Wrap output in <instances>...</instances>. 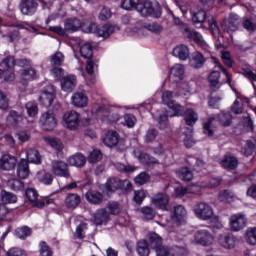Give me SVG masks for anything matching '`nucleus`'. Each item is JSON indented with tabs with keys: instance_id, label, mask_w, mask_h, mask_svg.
<instances>
[{
	"instance_id": "obj_61",
	"label": "nucleus",
	"mask_w": 256,
	"mask_h": 256,
	"mask_svg": "<svg viewBox=\"0 0 256 256\" xmlns=\"http://www.w3.org/2000/svg\"><path fill=\"white\" fill-rule=\"evenodd\" d=\"M231 199H233V195L230 190H222L218 194V201H220V203H229Z\"/></svg>"
},
{
	"instance_id": "obj_22",
	"label": "nucleus",
	"mask_w": 256,
	"mask_h": 256,
	"mask_svg": "<svg viewBox=\"0 0 256 256\" xmlns=\"http://www.w3.org/2000/svg\"><path fill=\"white\" fill-rule=\"evenodd\" d=\"M37 7H39V3L37 0H23L20 4V10L22 15H35L37 12Z\"/></svg>"
},
{
	"instance_id": "obj_48",
	"label": "nucleus",
	"mask_w": 256,
	"mask_h": 256,
	"mask_svg": "<svg viewBox=\"0 0 256 256\" xmlns=\"http://www.w3.org/2000/svg\"><path fill=\"white\" fill-rule=\"evenodd\" d=\"M179 178L181 181L189 183V181H193V172H191L187 167H182L179 170Z\"/></svg>"
},
{
	"instance_id": "obj_15",
	"label": "nucleus",
	"mask_w": 256,
	"mask_h": 256,
	"mask_svg": "<svg viewBox=\"0 0 256 256\" xmlns=\"http://www.w3.org/2000/svg\"><path fill=\"white\" fill-rule=\"evenodd\" d=\"M152 203L160 211H169L171 209V206H169V196L165 193H159L154 196Z\"/></svg>"
},
{
	"instance_id": "obj_49",
	"label": "nucleus",
	"mask_w": 256,
	"mask_h": 256,
	"mask_svg": "<svg viewBox=\"0 0 256 256\" xmlns=\"http://www.w3.org/2000/svg\"><path fill=\"white\" fill-rule=\"evenodd\" d=\"M89 229L88 224L85 222H81L76 227V232L74 234L75 239H85V231Z\"/></svg>"
},
{
	"instance_id": "obj_12",
	"label": "nucleus",
	"mask_w": 256,
	"mask_h": 256,
	"mask_svg": "<svg viewBox=\"0 0 256 256\" xmlns=\"http://www.w3.org/2000/svg\"><path fill=\"white\" fill-rule=\"evenodd\" d=\"M194 213L198 219L207 221L213 217V208L208 204L201 202L195 207Z\"/></svg>"
},
{
	"instance_id": "obj_32",
	"label": "nucleus",
	"mask_w": 256,
	"mask_h": 256,
	"mask_svg": "<svg viewBox=\"0 0 256 256\" xmlns=\"http://www.w3.org/2000/svg\"><path fill=\"white\" fill-rule=\"evenodd\" d=\"M67 209H77L81 205V196L76 193H69L65 198Z\"/></svg>"
},
{
	"instance_id": "obj_31",
	"label": "nucleus",
	"mask_w": 256,
	"mask_h": 256,
	"mask_svg": "<svg viewBox=\"0 0 256 256\" xmlns=\"http://www.w3.org/2000/svg\"><path fill=\"white\" fill-rule=\"evenodd\" d=\"M89 103V98L83 93V92H76L72 96V104L74 107H80L83 109L84 107H87Z\"/></svg>"
},
{
	"instance_id": "obj_4",
	"label": "nucleus",
	"mask_w": 256,
	"mask_h": 256,
	"mask_svg": "<svg viewBox=\"0 0 256 256\" xmlns=\"http://www.w3.org/2000/svg\"><path fill=\"white\" fill-rule=\"evenodd\" d=\"M88 33H96L98 37H103V39H109L113 33L119 31V26L113 24H105L98 26L95 23H90L87 27Z\"/></svg>"
},
{
	"instance_id": "obj_13",
	"label": "nucleus",
	"mask_w": 256,
	"mask_h": 256,
	"mask_svg": "<svg viewBox=\"0 0 256 256\" xmlns=\"http://www.w3.org/2000/svg\"><path fill=\"white\" fill-rule=\"evenodd\" d=\"M17 167V158L10 154L0 157V171H13Z\"/></svg>"
},
{
	"instance_id": "obj_45",
	"label": "nucleus",
	"mask_w": 256,
	"mask_h": 256,
	"mask_svg": "<svg viewBox=\"0 0 256 256\" xmlns=\"http://www.w3.org/2000/svg\"><path fill=\"white\" fill-rule=\"evenodd\" d=\"M7 185L12 191H23L25 188V183L17 178L9 180Z\"/></svg>"
},
{
	"instance_id": "obj_52",
	"label": "nucleus",
	"mask_w": 256,
	"mask_h": 256,
	"mask_svg": "<svg viewBox=\"0 0 256 256\" xmlns=\"http://www.w3.org/2000/svg\"><path fill=\"white\" fill-rule=\"evenodd\" d=\"M46 143L52 147V149H55L56 151H63V143H61V140L57 138H44Z\"/></svg>"
},
{
	"instance_id": "obj_36",
	"label": "nucleus",
	"mask_w": 256,
	"mask_h": 256,
	"mask_svg": "<svg viewBox=\"0 0 256 256\" xmlns=\"http://www.w3.org/2000/svg\"><path fill=\"white\" fill-rule=\"evenodd\" d=\"M26 161L33 163L34 165H41V154L37 149H29L26 153Z\"/></svg>"
},
{
	"instance_id": "obj_39",
	"label": "nucleus",
	"mask_w": 256,
	"mask_h": 256,
	"mask_svg": "<svg viewBox=\"0 0 256 256\" xmlns=\"http://www.w3.org/2000/svg\"><path fill=\"white\" fill-rule=\"evenodd\" d=\"M136 251L139 256H149L151 250L149 249V242L145 239H141L137 242Z\"/></svg>"
},
{
	"instance_id": "obj_11",
	"label": "nucleus",
	"mask_w": 256,
	"mask_h": 256,
	"mask_svg": "<svg viewBox=\"0 0 256 256\" xmlns=\"http://www.w3.org/2000/svg\"><path fill=\"white\" fill-rule=\"evenodd\" d=\"M81 115L77 113V111H70L66 112L63 116V121L66 125V128L70 131H76V129H79V121Z\"/></svg>"
},
{
	"instance_id": "obj_60",
	"label": "nucleus",
	"mask_w": 256,
	"mask_h": 256,
	"mask_svg": "<svg viewBox=\"0 0 256 256\" xmlns=\"http://www.w3.org/2000/svg\"><path fill=\"white\" fill-rule=\"evenodd\" d=\"M218 119L224 127H229L231 125V112L220 113Z\"/></svg>"
},
{
	"instance_id": "obj_41",
	"label": "nucleus",
	"mask_w": 256,
	"mask_h": 256,
	"mask_svg": "<svg viewBox=\"0 0 256 256\" xmlns=\"http://www.w3.org/2000/svg\"><path fill=\"white\" fill-rule=\"evenodd\" d=\"M38 253L40 256H53V248L45 241H40L38 244Z\"/></svg>"
},
{
	"instance_id": "obj_54",
	"label": "nucleus",
	"mask_w": 256,
	"mask_h": 256,
	"mask_svg": "<svg viewBox=\"0 0 256 256\" xmlns=\"http://www.w3.org/2000/svg\"><path fill=\"white\" fill-rule=\"evenodd\" d=\"M101 159H103V153L99 149H94L88 156V161L92 164L99 163Z\"/></svg>"
},
{
	"instance_id": "obj_26",
	"label": "nucleus",
	"mask_w": 256,
	"mask_h": 256,
	"mask_svg": "<svg viewBox=\"0 0 256 256\" xmlns=\"http://www.w3.org/2000/svg\"><path fill=\"white\" fill-rule=\"evenodd\" d=\"M236 238L233 234L223 233L218 237V243L224 249H233L235 247Z\"/></svg>"
},
{
	"instance_id": "obj_24",
	"label": "nucleus",
	"mask_w": 256,
	"mask_h": 256,
	"mask_svg": "<svg viewBox=\"0 0 256 256\" xmlns=\"http://www.w3.org/2000/svg\"><path fill=\"white\" fill-rule=\"evenodd\" d=\"M77 87V76L68 75L64 76L61 80V88L62 91H66L67 93H71Z\"/></svg>"
},
{
	"instance_id": "obj_21",
	"label": "nucleus",
	"mask_w": 256,
	"mask_h": 256,
	"mask_svg": "<svg viewBox=\"0 0 256 256\" xmlns=\"http://www.w3.org/2000/svg\"><path fill=\"white\" fill-rule=\"evenodd\" d=\"M52 172L56 177H65L66 179L70 177L69 168H67V163L63 161H54L52 163Z\"/></svg>"
},
{
	"instance_id": "obj_16",
	"label": "nucleus",
	"mask_w": 256,
	"mask_h": 256,
	"mask_svg": "<svg viewBox=\"0 0 256 256\" xmlns=\"http://www.w3.org/2000/svg\"><path fill=\"white\" fill-rule=\"evenodd\" d=\"M6 121L7 124L10 125V127H14V129H19V127L23 125V121H25V116H23L22 113H19L16 110H10Z\"/></svg>"
},
{
	"instance_id": "obj_3",
	"label": "nucleus",
	"mask_w": 256,
	"mask_h": 256,
	"mask_svg": "<svg viewBox=\"0 0 256 256\" xmlns=\"http://www.w3.org/2000/svg\"><path fill=\"white\" fill-rule=\"evenodd\" d=\"M40 127L43 131L51 133L57 129L59 125V120L57 119V114L53 110H48L40 116L39 119Z\"/></svg>"
},
{
	"instance_id": "obj_23",
	"label": "nucleus",
	"mask_w": 256,
	"mask_h": 256,
	"mask_svg": "<svg viewBox=\"0 0 256 256\" xmlns=\"http://www.w3.org/2000/svg\"><path fill=\"white\" fill-rule=\"evenodd\" d=\"M172 55L179 59L180 61H187L191 56V52L189 51V47L185 44H180L173 48Z\"/></svg>"
},
{
	"instance_id": "obj_50",
	"label": "nucleus",
	"mask_w": 256,
	"mask_h": 256,
	"mask_svg": "<svg viewBox=\"0 0 256 256\" xmlns=\"http://www.w3.org/2000/svg\"><path fill=\"white\" fill-rule=\"evenodd\" d=\"M219 79H221V73L219 71H212L210 73L208 81L212 89L217 88V86L219 85Z\"/></svg>"
},
{
	"instance_id": "obj_29",
	"label": "nucleus",
	"mask_w": 256,
	"mask_h": 256,
	"mask_svg": "<svg viewBox=\"0 0 256 256\" xmlns=\"http://www.w3.org/2000/svg\"><path fill=\"white\" fill-rule=\"evenodd\" d=\"M109 212H107V209L101 208L98 209L94 214V223L95 225H103L109 223Z\"/></svg>"
},
{
	"instance_id": "obj_63",
	"label": "nucleus",
	"mask_w": 256,
	"mask_h": 256,
	"mask_svg": "<svg viewBox=\"0 0 256 256\" xmlns=\"http://www.w3.org/2000/svg\"><path fill=\"white\" fill-rule=\"evenodd\" d=\"M63 59V53L56 52L51 57V65H54L55 67H61V65H63Z\"/></svg>"
},
{
	"instance_id": "obj_8",
	"label": "nucleus",
	"mask_w": 256,
	"mask_h": 256,
	"mask_svg": "<svg viewBox=\"0 0 256 256\" xmlns=\"http://www.w3.org/2000/svg\"><path fill=\"white\" fill-rule=\"evenodd\" d=\"M247 216L243 213H237L230 217V229L231 231H234V233H237L239 231H243L245 227H247L248 223Z\"/></svg>"
},
{
	"instance_id": "obj_56",
	"label": "nucleus",
	"mask_w": 256,
	"mask_h": 256,
	"mask_svg": "<svg viewBox=\"0 0 256 256\" xmlns=\"http://www.w3.org/2000/svg\"><path fill=\"white\" fill-rule=\"evenodd\" d=\"M35 75H37V71H35V68H31V66L21 71V77L26 81L35 79Z\"/></svg>"
},
{
	"instance_id": "obj_46",
	"label": "nucleus",
	"mask_w": 256,
	"mask_h": 256,
	"mask_svg": "<svg viewBox=\"0 0 256 256\" xmlns=\"http://www.w3.org/2000/svg\"><path fill=\"white\" fill-rule=\"evenodd\" d=\"M140 0H123L121 3L122 9L125 11H131V9H135L138 11Z\"/></svg>"
},
{
	"instance_id": "obj_59",
	"label": "nucleus",
	"mask_w": 256,
	"mask_h": 256,
	"mask_svg": "<svg viewBox=\"0 0 256 256\" xmlns=\"http://www.w3.org/2000/svg\"><path fill=\"white\" fill-rule=\"evenodd\" d=\"M143 29H146L147 31H151V33H161V31H163V27L156 22L144 23Z\"/></svg>"
},
{
	"instance_id": "obj_58",
	"label": "nucleus",
	"mask_w": 256,
	"mask_h": 256,
	"mask_svg": "<svg viewBox=\"0 0 256 256\" xmlns=\"http://www.w3.org/2000/svg\"><path fill=\"white\" fill-rule=\"evenodd\" d=\"M150 179L151 176L147 172H141L134 178V182L136 185H145Z\"/></svg>"
},
{
	"instance_id": "obj_6",
	"label": "nucleus",
	"mask_w": 256,
	"mask_h": 256,
	"mask_svg": "<svg viewBox=\"0 0 256 256\" xmlns=\"http://www.w3.org/2000/svg\"><path fill=\"white\" fill-rule=\"evenodd\" d=\"M170 219L174 225L181 227L187 223V209L183 205L174 206L170 213Z\"/></svg>"
},
{
	"instance_id": "obj_2",
	"label": "nucleus",
	"mask_w": 256,
	"mask_h": 256,
	"mask_svg": "<svg viewBox=\"0 0 256 256\" xmlns=\"http://www.w3.org/2000/svg\"><path fill=\"white\" fill-rule=\"evenodd\" d=\"M138 13L141 17L160 19L161 15H163V10L159 2L153 3L151 0H144L138 4Z\"/></svg>"
},
{
	"instance_id": "obj_34",
	"label": "nucleus",
	"mask_w": 256,
	"mask_h": 256,
	"mask_svg": "<svg viewBox=\"0 0 256 256\" xmlns=\"http://www.w3.org/2000/svg\"><path fill=\"white\" fill-rule=\"evenodd\" d=\"M148 245L151 249H159V247L163 246V238L159 234L151 232L148 236Z\"/></svg>"
},
{
	"instance_id": "obj_5",
	"label": "nucleus",
	"mask_w": 256,
	"mask_h": 256,
	"mask_svg": "<svg viewBox=\"0 0 256 256\" xmlns=\"http://www.w3.org/2000/svg\"><path fill=\"white\" fill-rule=\"evenodd\" d=\"M0 67L8 73L5 76V81H15L16 59L13 55H8L0 61Z\"/></svg>"
},
{
	"instance_id": "obj_33",
	"label": "nucleus",
	"mask_w": 256,
	"mask_h": 256,
	"mask_svg": "<svg viewBox=\"0 0 256 256\" xmlns=\"http://www.w3.org/2000/svg\"><path fill=\"white\" fill-rule=\"evenodd\" d=\"M87 202L91 205H101L103 203V194L99 191H89L85 195Z\"/></svg>"
},
{
	"instance_id": "obj_53",
	"label": "nucleus",
	"mask_w": 256,
	"mask_h": 256,
	"mask_svg": "<svg viewBox=\"0 0 256 256\" xmlns=\"http://www.w3.org/2000/svg\"><path fill=\"white\" fill-rule=\"evenodd\" d=\"M25 107L28 113V117H37V115L39 114V108L37 106V103L27 102Z\"/></svg>"
},
{
	"instance_id": "obj_25",
	"label": "nucleus",
	"mask_w": 256,
	"mask_h": 256,
	"mask_svg": "<svg viewBox=\"0 0 256 256\" xmlns=\"http://www.w3.org/2000/svg\"><path fill=\"white\" fill-rule=\"evenodd\" d=\"M102 143H104L106 147H117L119 144V133L115 130L108 131L103 137Z\"/></svg>"
},
{
	"instance_id": "obj_28",
	"label": "nucleus",
	"mask_w": 256,
	"mask_h": 256,
	"mask_svg": "<svg viewBox=\"0 0 256 256\" xmlns=\"http://www.w3.org/2000/svg\"><path fill=\"white\" fill-rule=\"evenodd\" d=\"M206 19L207 12H205V10H198L197 12L192 13L191 21L197 29H201V27H203Z\"/></svg>"
},
{
	"instance_id": "obj_7",
	"label": "nucleus",
	"mask_w": 256,
	"mask_h": 256,
	"mask_svg": "<svg viewBox=\"0 0 256 256\" xmlns=\"http://www.w3.org/2000/svg\"><path fill=\"white\" fill-rule=\"evenodd\" d=\"M194 241L197 245L209 247V245H213L215 238L213 237V234L209 232V230L200 229L194 233Z\"/></svg>"
},
{
	"instance_id": "obj_17",
	"label": "nucleus",
	"mask_w": 256,
	"mask_h": 256,
	"mask_svg": "<svg viewBox=\"0 0 256 256\" xmlns=\"http://www.w3.org/2000/svg\"><path fill=\"white\" fill-rule=\"evenodd\" d=\"M188 59L192 69H203L205 63H207V58L199 51L193 52Z\"/></svg>"
},
{
	"instance_id": "obj_37",
	"label": "nucleus",
	"mask_w": 256,
	"mask_h": 256,
	"mask_svg": "<svg viewBox=\"0 0 256 256\" xmlns=\"http://www.w3.org/2000/svg\"><path fill=\"white\" fill-rule=\"evenodd\" d=\"M68 163L72 167H84V165L87 163V159L85 158V155L78 153L76 155L71 156L68 159Z\"/></svg>"
},
{
	"instance_id": "obj_14",
	"label": "nucleus",
	"mask_w": 256,
	"mask_h": 256,
	"mask_svg": "<svg viewBox=\"0 0 256 256\" xmlns=\"http://www.w3.org/2000/svg\"><path fill=\"white\" fill-rule=\"evenodd\" d=\"M39 101L43 107H51L53 101H55V87L47 86L39 97Z\"/></svg>"
},
{
	"instance_id": "obj_35",
	"label": "nucleus",
	"mask_w": 256,
	"mask_h": 256,
	"mask_svg": "<svg viewBox=\"0 0 256 256\" xmlns=\"http://www.w3.org/2000/svg\"><path fill=\"white\" fill-rule=\"evenodd\" d=\"M33 234V229H31V227L29 226H21L15 229V237H17V239H21L22 241H25V239H27V237H31V235Z\"/></svg>"
},
{
	"instance_id": "obj_20",
	"label": "nucleus",
	"mask_w": 256,
	"mask_h": 256,
	"mask_svg": "<svg viewBox=\"0 0 256 256\" xmlns=\"http://www.w3.org/2000/svg\"><path fill=\"white\" fill-rule=\"evenodd\" d=\"M16 173L18 179H28L31 175V170L29 169V161L22 158L18 163H16Z\"/></svg>"
},
{
	"instance_id": "obj_51",
	"label": "nucleus",
	"mask_w": 256,
	"mask_h": 256,
	"mask_svg": "<svg viewBox=\"0 0 256 256\" xmlns=\"http://www.w3.org/2000/svg\"><path fill=\"white\" fill-rule=\"evenodd\" d=\"M245 237L249 245H256V227H249L246 230Z\"/></svg>"
},
{
	"instance_id": "obj_18",
	"label": "nucleus",
	"mask_w": 256,
	"mask_h": 256,
	"mask_svg": "<svg viewBox=\"0 0 256 256\" xmlns=\"http://www.w3.org/2000/svg\"><path fill=\"white\" fill-rule=\"evenodd\" d=\"M220 167L226 171H235L239 167V158L225 154L223 159L220 161Z\"/></svg>"
},
{
	"instance_id": "obj_30",
	"label": "nucleus",
	"mask_w": 256,
	"mask_h": 256,
	"mask_svg": "<svg viewBox=\"0 0 256 256\" xmlns=\"http://www.w3.org/2000/svg\"><path fill=\"white\" fill-rule=\"evenodd\" d=\"M184 33L187 39H189L190 41H194L196 45H200V46L205 45V40H203V36L201 35V33L195 30H191L189 28H185Z\"/></svg>"
},
{
	"instance_id": "obj_1",
	"label": "nucleus",
	"mask_w": 256,
	"mask_h": 256,
	"mask_svg": "<svg viewBox=\"0 0 256 256\" xmlns=\"http://www.w3.org/2000/svg\"><path fill=\"white\" fill-rule=\"evenodd\" d=\"M133 184L128 179L121 180L118 177L108 178L104 184L106 195H113L116 191H132Z\"/></svg>"
},
{
	"instance_id": "obj_27",
	"label": "nucleus",
	"mask_w": 256,
	"mask_h": 256,
	"mask_svg": "<svg viewBox=\"0 0 256 256\" xmlns=\"http://www.w3.org/2000/svg\"><path fill=\"white\" fill-rule=\"evenodd\" d=\"M66 33H77V31L83 27V22L79 18H68L64 23Z\"/></svg>"
},
{
	"instance_id": "obj_57",
	"label": "nucleus",
	"mask_w": 256,
	"mask_h": 256,
	"mask_svg": "<svg viewBox=\"0 0 256 256\" xmlns=\"http://www.w3.org/2000/svg\"><path fill=\"white\" fill-rule=\"evenodd\" d=\"M255 144L251 140H246L244 147L242 148L245 157H251L255 153Z\"/></svg>"
},
{
	"instance_id": "obj_55",
	"label": "nucleus",
	"mask_w": 256,
	"mask_h": 256,
	"mask_svg": "<svg viewBox=\"0 0 256 256\" xmlns=\"http://www.w3.org/2000/svg\"><path fill=\"white\" fill-rule=\"evenodd\" d=\"M141 213L146 219V221H152V219H155V209L149 206H144L141 208Z\"/></svg>"
},
{
	"instance_id": "obj_9",
	"label": "nucleus",
	"mask_w": 256,
	"mask_h": 256,
	"mask_svg": "<svg viewBox=\"0 0 256 256\" xmlns=\"http://www.w3.org/2000/svg\"><path fill=\"white\" fill-rule=\"evenodd\" d=\"M162 101L164 105H167L169 109L174 111L176 117L183 115V106L176 104L175 101H173V93L171 91L167 90L162 93Z\"/></svg>"
},
{
	"instance_id": "obj_43",
	"label": "nucleus",
	"mask_w": 256,
	"mask_h": 256,
	"mask_svg": "<svg viewBox=\"0 0 256 256\" xmlns=\"http://www.w3.org/2000/svg\"><path fill=\"white\" fill-rule=\"evenodd\" d=\"M81 57L84 59H92L93 58V45L91 43H86L80 47Z\"/></svg>"
},
{
	"instance_id": "obj_44",
	"label": "nucleus",
	"mask_w": 256,
	"mask_h": 256,
	"mask_svg": "<svg viewBox=\"0 0 256 256\" xmlns=\"http://www.w3.org/2000/svg\"><path fill=\"white\" fill-rule=\"evenodd\" d=\"M214 121L215 117H209L207 121L203 123V134L207 137H213V135H215V131L211 129Z\"/></svg>"
},
{
	"instance_id": "obj_47",
	"label": "nucleus",
	"mask_w": 256,
	"mask_h": 256,
	"mask_svg": "<svg viewBox=\"0 0 256 256\" xmlns=\"http://www.w3.org/2000/svg\"><path fill=\"white\" fill-rule=\"evenodd\" d=\"M1 199L2 203H17V196L11 192H7L6 190L1 191Z\"/></svg>"
},
{
	"instance_id": "obj_10",
	"label": "nucleus",
	"mask_w": 256,
	"mask_h": 256,
	"mask_svg": "<svg viewBox=\"0 0 256 256\" xmlns=\"http://www.w3.org/2000/svg\"><path fill=\"white\" fill-rule=\"evenodd\" d=\"M241 18L237 14H230L227 19H224L221 23L225 33H233L239 29Z\"/></svg>"
},
{
	"instance_id": "obj_42",
	"label": "nucleus",
	"mask_w": 256,
	"mask_h": 256,
	"mask_svg": "<svg viewBox=\"0 0 256 256\" xmlns=\"http://www.w3.org/2000/svg\"><path fill=\"white\" fill-rule=\"evenodd\" d=\"M139 161L142 165H157L159 160L148 153H141L139 156Z\"/></svg>"
},
{
	"instance_id": "obj_40",
	"label": "nucleus",
	"mask_w": 256,
	"mask_h": 256,
	"mask_svg": "<svg viewBox=\"0 0 256 256\" xmlns=\"http://www.w3.org/2000/svg\"><path fill=\"white\" fill-rule=\"evenodd\" d=\"M184 136V146L186 149H191V147L195 145V139H193V128H186Z\"/></svg>"
},
{
	"instance_id": "obj_62",
	"label": "nucleus",
	"mask_w": 256,
	"mask_h": 256,
	"mask_svg": "<svg viewBox=\"0 0 256 256\" xmlns=\"http://www.w3.org/2000/svg\"><path fill=\"white\" fill-rule=\"evenodd\" d=\"M171 75L178 79H183V76L185 75V68L181 64L175 65L171 69Z\"/></svg>"
},
{
	"instance_id": "obj_64",
	"label": "nucleus",
	"mask_w": 256,
	"mask_h": 256,
	"mask_svg": "<svg viewBox=\"0 0 256 256\" xmlns=\"http://www.w3.org/2000/svg\"><path fill=\"white\" fill-rule=\"evenodd\" d=\"M7 256H27V252L21 248H10L7 252H6Z\"/></svg>"
},
{
	"instance_id": "obj_38",
	"label": "nucleus",
	"mask_w": 256,
	"mask_h": 256,
	"mask_svg": "<svg viewBox=\"0 0 256 256\" xmlns=\"http://www.w3.org/2000/svg\"><path fill=\"white\" fill-rule=\"evenodd\" d=\"M37 179L42 185H53L54 176L51 172L42 170L38 172Z\"/></svg>"
},
{
	"instance_id": "obj_19",
	"label": "nucleus",
	"mask_w": 256,
	"mask_h": 256,
	"mask_svg": "<svg viewBox=\"0 0 256 256\" xmlns=\"http://www.w3.org/2000/svg\"><path fill=\"white\" fill-rule=\"evenodd\" d=\"M184 116L185 124L188 125L187 129H193L195 127V124L197 121H199V114L193 110V108H188L183 112L182 107V115L180 117Z\"/></svg>"
}]
</instances>
